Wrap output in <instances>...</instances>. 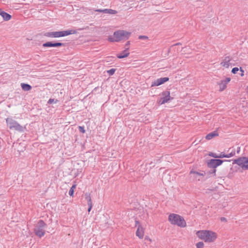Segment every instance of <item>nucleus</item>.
Returning a JSON list of instances; mask_svg holds the SVG:
<instances>
[{"instance_id":"ea45409f","label":"nucleus","mask_w":248,"mask_h":248,"mask_svg":"<svg viewBox=\"0 0 248 248\" xmlns=\"http://www.w3.org/2000/svg\"><path fill=\"white\" fill-rule=\"evenodd\" d=\"M136 224H137V223H139V222L138 221H136Z\"/></svg>"},{"instance_id":"a211bd4d","label":"nucleus","mask_w":248,"mask_h":248,"mask_svg":"<svg viewBox=\"0 0 248 248\" xmlns=\"http://www.w3.org/2000/svg\"><path fill=\"white\" fill-rule=\"evenodd\" d=\"M0 16L2 17L4 21H8L12 18V16L10 14L3 11L2 12Z\"/></svg>"},{"instance_id":"2eb2a0df","label":"nucleus","mask_w":248,"mask_h":248,"mask_svg":"<svg viewBox=\"0 0 248 248\" xmlns=\"http://www.w3.org/2000/svg\"><path fill=\"white\" fill-rule=\"evenodd\" d=\"M231 58L229 56H227L225 58L223 62H221V64L226 68H228L230 65V62Z\"/></svg>"},{"instance_id":"9d476101","label":"nucleus","mask_w":248,"mask_h":248,"mask_svg":"<svg viewBox=\"0 0 248 248\" xmlns=\"http://www.w3.org/2000/svg\"><path fill=\"white\" fill-rule=\"evenodd\" d=\"M169 78L168 77L161 78H157L156 80H155L154 82H152L151 86H159L165 82L169 81Z\"/></svg>"},{"instance_id":"6e6552de","label":"nucleus","mask_w":248,"mask_h":248,"mask_svg":"<svg viewBox=\"0 0 248 248\" xmlns=\"http://www.w3.org/2000/svg\"><path fill=\"white\" fill-rule=\"evenodd\" d=\"M227 160H223L220 159H211L207 162V166L209 168L215 169L221 165L224 161Z\"/></svg>"},{"instance_id":"e433bc0d","label":"nucleus","mask_w":248,"mask_h":248,"mask_svg":"<svg viewBox=\"0 0 248 248\" xmlns=\"http://www.w3.org/2000/svg\"><path fill=\"white\" fill-rule=\"evenodd\" d=\"M221 221H227V219L224 217H221L220 218Z\"/></svg>"},{"instance_id":"4468645a","label":"nucleus","mask_w":248,"mask_h":248,"mask_svg":"<svg viewBox=\"0 0 248 248\" xmlns=\"http://www.w3.org/2000/svg\"><path fill=\"white\" fill-rule=\"evenodd\" d=\"M129 47H126V48L123 50L121 53L117 55V57L119 59H123L128 57L129 55L128 52Z\"/></svg>"},{"instance_id":"c756f323","label":"nucleus","mask_w":248,"mask_h":248,"mask_svg":"<svg viewBox=\"0 0 248 248\" xmlns=\"http://www.w3.org/2000/svg\"><path fill=\"white\" fill-rule=\"evenodd\" d=\"M235 154V151L232 152L231 153H230L229 154H226V157L227 158L231 157L234 155Z\"/></svg>"},{"instance_id":"a878e982","label":"nucleus","mask_w":248,"mask_h":248,"mask_svg":"<svg viewBox=\"0 0 248 248\" xmlns=\"http://www.w3.org/2000/svg\"><path fill=\"white\" fill-rule=\"evenodd\" d=\"M209 155L215 158V159H218V154L212 152H210L209 154Z\"/></svg>"},{"instance_id":"20e7f679","label":"nucleus","mask_w":248,"mask_h":248,"mask_svg":"<svg viewBox=\"0 0 248 248\" xmlns=\"http://www.w3.org/2000/svg\"><path fill=\"white\" fill-rule=\"evenodd\" d=\"M76 33L77 31L76 30H71L58 31L47 32L44 34V36L48 37L58 38L61 37H64Z\"/></svg>"},{"instance_id":"cd10ccee","label":"nucleus","mask_w":248,"mask_h":248,"mask_svg":"<svg viewBox=\"0 0 248 248\" xmlns=\"http://www.w3.org/2000/svg\"><path fill=\"white\" fill-rule=\"evenodd\" d=\"M58 102V100H56L55 101L54 99H52V98H50L48 102H47V103L49 104H52L53 103H56L57 102Z\"/></svg>"},{"instance_id":"f8f14e48","label":"nucleus","mask_w":248,"mask_h":248,"mask_svg":"<svg viewBox=\"0 0 248 248\" xmlns=\"http://www.w3.org/2000/svg\"><path fill=\"white\" fill-rule=\"evenodd\" d=\"M231 80L230 78H226L225 79L221 80L220 83H218L219 86V91H222L226 88L227 84Z\"/></svg>"},{"instance_id":"473e14b6","label":"nucleus","mask_w":248,"mask_h":248,"mask_svg":"<svg viewBox=\"0 0 248 248\" xmlns=\"http://www.w3.org/2000/svg\"><path fill=\"white\" fill-rule=\"evenodd\" d=\"M148 38V36L145 35H140L139 37V39L142 40V39H147Z\"/></svg>"},{"instance_id":"c9c22d12","label":"nucleus","mask_w":248,"mask_h":248,"mask_svg":"<svg viewBox=\"0 0 248 248\" xmlns=\"http://www.w3.org/2000/svg\"><path fill=\"white\" fill-rule=\"evenodd\" d=\"M240 70L241 72L240 75L243 76L244 75V70L241 67L240 68Z\"/></svg>"},{"instance_id":"39448f33","label":"nucleus","mask_w":248,"mask_h":248,"mask_svg":"<svg viewBox=\"0 0 248 248\" xmlns=\"http://www.w3.org/2000/svg\"><path fill=\"white\" fill-rule=\"evenodd\" d=\"M46 226V223L43 220H39L34 228L35 235L40 238L43 236L45 233V228Z\"/></svg>"},{"instance_id":"7c9ffc66","label":"nucleus","mask_w":248,"mask_h":248,"mask_svg":"<svg viewBox=\"0 0 248 248\" xmlns=\"http://www.w3.org/2000/svg\"><path fill=\"white\" fill-rule=\"evenodd\" d=\"M218 158L226 157V154H225L223 152H222L220 154H218Z\"/></svg>"},{"instance_id":"c85d7f7f","label":"nucleus","mask_w":248,"mask_h":248,"mask_svg":"<svg viewBox=\"0 0 248 248\" xmlns=\"http://www.w3.org/2000/svg\"><path fill=\"white\" fill-rule=\"evenodd\" d=\"M78 130L81 133H84L85 132V130L84 126H79Z\"/></svg>"},{"instance_id":"f03ea898","label":"nucleus","mask_w":248,"mask_h":248,"mask_svg":"<svg viewBox=\"0 0 248 248\" xmlns=\"http://www.w3.org/2000/svg\"><path fill=\"white\" fill-rule=\"evenodd\" d=\"M196 234L200 238L208 242H214L217 237L216 233L211 231H199Z\"/></svg>"},{"instance_id":"ddd939ff","label":"nucleus","mask_w":248,"mask_h":248,"mask_svg":"<svg viewBox=\"0 0 248 248\" xmlns=\"http://www.w3.org/2000/svg\"><path fill=\"white\" fill-rule=\"evenodd\" d=\"M245 160L246 157H240L236 159L233 160L232 163L237 164L243 169Z\"/></svg>"},{"instance_id":"f3484780","label":"nucleus","mask_w":248,"mask_h":248,"mask_svg":"<svg viewBox=\"0 0 248 248\" xmlns=\"http://www.w3.org/2000/svg\"><path fill=\"white\" fill-rule=\"evenodd\" d=\"M218 133L217 132V131H214L213 132H212L209 134H208L206 137L205 139L207 140H210L213 139V138L218 136Z\"/></svg>"},{"instance_id":"dca6fc26","label":"nucleus","mask_w":248,"mask_h":248,"mask_svg":"<svg viewBox=\"0 0 248 248\" xmlns=\"http://www.w3.org/2000/svg\"><path fill=\"white\" fill-rule=\"evenodd\" d=\"M190 174H193V177H194L195 179H197L198 178V176H205L206 175V173L205 171H203L201 173V172H199L196 171L191 170L190 171Z\"/></svg>"},{"instance_id":"bb28decb","label":"nucleus","mask_w":248,"mask_h":248,"mask_svg":"<svg viewBox=\"0 0 248 248\" xmlns=\"http://www.w3.org/2000/svg\"><path fill=\"white\" fill-rule=\"evenodd\" d=\"M197 248H203L204 243L202 242H199L196 244Z\"/></svg>"},{"instance_id":"9b49d317","label":"nucleus","mask_w":248,"mask_h":248,"mask_svg":"<svg viewBox=\"0 0 248 248\" xmlns=\"http://www.w3.org/2000/svg\"><path fill=\"white\" fill-rule=\"evenodd\" d=\"M84 197L85 198V200L87 201V204L89 206L88 209V211L89 212H90L91 210L92 207H93V204H92V199L91 197V194L88 192H86L84 194Z\"/></svg>"},{"instance_id":"412c9836","label":"nucleus","mask_w":248,"mask_h":248,"mask_svg":"<svg viewBox=\"0 0 248 248\" xmlns=\"http://www.w3.org/2000/svg\"><path fill=\"white\" fill-rule=\"evenodd\" d=\"M104 12L105 14L114 15L116 14L118 12L117 11L110 9H105Z\"/></svg>"},{"instance_id":"72a5a7b5","label":"nucleus","mask_w":248,"mask_h":248,"mask_svg":"<svg viewBox=\"0 0 248 248\" xmlns=\"http://www.w3.org/2000/svg\"><path fill=\"white\" fill-rule=\"evenodd\" d=\"M129 45H130V41H127L125 45V48L126 47H129Z\"/></svg>"},{"instance_id":"0eeeda50","label":"nucleus","mask_w":248,"mask_h":248,"mask_svg":"<svg viewBox=\"0 0 248 248\" xmlns=\"http://www.w3.org/2000/svg\"><path fill=\"white\" fill-rule=\"evenodd\" d=\"M161 95L162 97L158 100V103L160 105L164 104L173 99V97L170 96V92L168 90L163 92Z\"/></svg>"},{"instance_id":"4be33fe9","label":"nucleus","mask_w":248,"mask_h":248,"mask_svg":"<svg viewBox=\"0 0 248 248\" xmlns=\"http://www.w3.org/2000/svg\"><path fill=\"white\" fill-rule=\"evenodd\" d=\"M77 185H73V186L70 188L69 191V194L70 196H73L74 193V190L76 187Z\"/></svg>"},{"instance_id":"2f4dec72","label":"nucleus","mask_w":248,"mask_h":248,"mask_svg":"<svg viewBox=\"0 0 248 248\" xmlns=\"http://www.w3.org/2000/svg\"><path fill=\"white\" fill-rule=\"evenodd\" d=\"M239 71V68L238 67H234L232 70V72L233 74H236Z\"/></svg>"},{"instance_id":"6ab92c4d","label":"nucleus","mask_w":248,"mask_h":248,"mask_svg":"<svg viewBox=\"0 0 248 248\" xmlns=\"http://www.w3.org/2000/svg\"><path fill=\"white\" fill-rule=\"evenodd\" d=\"M136 233V235L138 236L140 238H142L143 237V231L142 228L139 226Z\"/></svg>"},{"instance_id":"58836bf2","label":"nucleus","mask_w":248,"mask_h":248,"mask_svg":"<svg viewBox=\"0 0 248 248\" xmlns=\"http://www.w3.org/2000/svg\"><path fill=\"white\" fill-rule=\"evenodd\" d=\"M181 45V43H177L175 44V45H174L173 46H177V45Z\"/></svg>"},{"instance_id":"aec40b11","label":"nucleus","mask_w":248,"mask_h":248,"mask_svg":"<svg viewBox=\"0 0 248 248\" xmlns=\"http://www.w3.org/2000/svg\"><path fill=\"white\" fill-rule=\"evenodd\" d=\"M21 87L22 88V89L24 91H29L31 90L32 88L31 86L27 83H21Z\"/></svg>"},{"instance_id":"423d86ee","label":"nucleus","mask_w":248,"mask_h":248,"mask_svg":"<svg viewBox=\"0 0 248 248\" xmlns=\"http://www.w3.org/2000/svg\"><path fill=\"white\" fill-rule=\"evenodd\" d=\"M6 122L8 126L10 129H14L20 132H24V127L12 118H6Z\"/></svg>"},{"instance_id":"393cba45","label":"nucleus","mask_w":248,"mask_h":248,"mask_svg":"<svg viewBox=\"0 0 248 248\" xmlns=\"http://www.w3.org/2000/svg\"><path fill=\"white\" fill-rule=\"evenodd\" d=\"M116 69H114V68H112L110 70H108L107 71V73L108 74V75L109 76H112L113 75L115 72L116 71Z\"/></svg>"},{"instance_id":"5701e85b","label":"nucleus","mask_w":248,"mask_h":248,"mask_svg":"<svg viewBox=\"0 0 248 248\" xmlns=\"http://www.w3.org/2000/svg\"><path fill=\"white\" fill-rule=\"evenodd\" d=\"M216 171V169H212V170H211L210 171H208L207 172H206V175H207V177H209L211 174H213L214 176H215L216 175V174H215Z\"/></svg>"},{"instance_id":"f257e3e1","label":"nucleus","mask_w":248,"mask_h":248,"mask_svg":"<svg viewBox=\"0 0 248 248\" xmlns=\"http://www.w3.org/2000/svg\"><path fill=\"white\" fill-rule=\"evenodd\" d=\"M130 33L124 30H119L114 32L113 35H109L108 37V41L110 42H118L122 40L128 39L130 36Z\"/></svg>"},{"instance_id":"f704fd0d","label":"nucleus","mask_w":248,"mask_h":248,"mask_svg":"<svg viewBox=\"0 0 248 248\" xmlns=\"http://www.w3.org/2000/svg\"><path fill=\"white\" fill-rule=\"evenodd\" d=\"M95 11L98 12L105 13L104 9H97V10H96Z\"/></svg>"},{"instance_id":"7ed1b4c3","label":"nucleus","mask_w":248,"mask_h":248,"mask_svg":"<svg viewBox=\"0 0 248 248\" xmlns=\"http://www.w3.org/2000/svg\"><path fill=\"white\" fill-rule=\"evenodd\" d=\"M168 220L171 224L177 225L180 227H185L186 225L184 218L177 214H170L169 216Z\"/></svg>"},{"instance_id":"1a4fd4ad","label":"nucleus","mask_w":248,"mask_h":248,"mask_svg":"<svg viewBox=\"0 0 248 248\" xmlns=\"http://www.w3.org/2000/svg\"><path fill=\"white\" fill-rule=\"evenodd\" d=\"M42 46L44 47H60L64 46L65 45L64 43L61 42H46L43 44Z\"/></svg>"},{"instance_id":"4c0bfd02","label":"nucleus","mask_w":248,"mask_h":248,"mask_svg":"<svg viewBox=\"0 0 248 248\" xmlns=\"http://www.w3.org/2000/svg\"><path fill=\"white\" fill-rule=\"evenodd\" d=\"M240 147H238L237 149V153H239V152H240Z\"/></svg>"},{"instance_id":"b1692460","label":"nucleus","mask_w":248,"mask_h":248,"mask_svg":"<svg viewBox=\"0 0 248 248\" xmlns=\"http://www.w3.org/2000/svg\"><path fill=\"white\" fill-rule=\"evenodd\" d=\"M243 170H248V158L246 157V160L243 166Z\"/></svg>"}]
</instances>
